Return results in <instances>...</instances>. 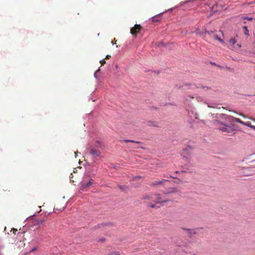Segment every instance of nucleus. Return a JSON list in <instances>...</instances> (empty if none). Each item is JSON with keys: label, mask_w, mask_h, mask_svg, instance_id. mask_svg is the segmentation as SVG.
<instances>
[{"label": "nucleus", "mask_w": 255, "mask_h": 255, "mask_svg": "<svg viewBox=\"0 0 255 255\" xmlns=\"http://www.w3.org/2000/svg\"><path fill=\"white\" fill-rule=\"evenodd\" d=\"M213 119L211 121L215 128L223 132L232 133L235 131L233 122H237L255 130V126L250 122H244L240 119L224 114H211Z\"/></svg>", "instance_id": "f257e3e1"}, {"label": "nucleus", "mask_w": 255, "mask_h": 255, "mask_svg": "<svg viewBox=\"0 0 255 255\" xmlns=\"http://www.w3.org/2000/svg\"><path fill=\"white\" fill-rule=\"evenodd\" d=\"M104 149V145L100 141L97 140L94 145L88 149L89 154L94 160H98L103 157L101 150Z\"/></svg>", "instance_id": "f03ea898"}, {"label": "nucleus", "mask_w": 255, "mask_h": 255, "mask_svg": "<svg viewBox=\"0 0 255 255\" xmlns=\"http://www.w3.org/2000/svg\"><path fill=\"white\" fill-rule=\"evenodd\" d=\"M175 189H172L170 191L167 193H163L162 194H156L154 195L155 199L153 201L155 203H162L169 201V198L167 197L169 193L175 192Z\"/></svg>", "instance_id": "7ed1b4c3"}, {"label": "nucleus", "mask_w": 255, "mask_h": 255, "mask_svg": "<svg viewBox=\"0 0 255 255\" xmlns=\"http://www.w3.org/2000/svg\"><path fill=\"white\" fill-rule=\"evenodd\" d=\"M87 178V177H85L84 180L81 182V189H82L89 187L90 186H92L94 180L91 178L89 179L88 181L86 182Z\"/></svg>", "instance_id": "20e7f679"}, {"label": "nucleus", "mask_w": 255, "mask_h": 255, "mask_svg": "<svg viewBox=\"0 0 255 255\" xmlns=\"http://www.w3.org/2000/svg\"><path fill=\"white\" fill-rule=\"evenodd\" d=\"M142 26L140 24H135L134 26L131 28L130 33L134 37H136L137 34L140 31Z\"/></svg>", "instance_id": "39448f33"}, {"label": "nucleus", "mask_w": 255, "mask_h": 255, "mask_svg": "<svg viewBox=\"0 0 255 255\" xmlns=\"http://www.w3.org/2000/svg\"><path fill=\"white\" fill-rule=\"evenodd\" d=\"M192 153V148L190 146H188L184 148L183 150L182 155L184 157H187V155H190Z\"/></svg>", "instance_id": "423d86ee"}, {"label": "nucleus", "mask_w": 255, "mask_h": 255, "mask_svg": "<svg viewBox=\"0 0 255 255\" xmlns=\"http://www.w3.org/2000/svg\"><path fill=\"white\" fill-rule=\"evenodd\" d=\"M154 195L153 194L144 195L143 196V199L147 201H151L155 197Z\"/></svg>", "instance_id": "0eeeda50"}, {"label": "nucleus", "mask_w": 255, "mask_h": 255, "mask_svg": "<svg viewBox=\"0 0 255 255\" xmlns=\"http://www.w3.org/2000/svg\"><path fill=\"white\" fill-rule=\"evenodd\" d=\"M165 181H166V180H163L154 181L152 182H151L150 185L151 186H157V185H162L164 183V182H165Z\"/></svg>", "instance_id": "6e6552de"}, {"label": "nucleus", "mask_w": 255, "mask_h": 255, "mask_svg": "<svg viewBox=\"0 0 255 255\" xmlns=\"http://www.w3.org/2000/svg\"><path fill=\"white\" fill-rule=\"evenodd\" d=\"M236 42L237 40L235 37L231 38L229 41V46H231L232 48H235V45L236 43Z\"/></svg>", "instance_id": "1a4fd4ad"}, {"label": "nucleus", "mask_w": 255, "mask_h": 255, "mask_svg": "<svg viewBox=\"0 0 255 255\" xmlns=\"http://www.w3.org/2000/svg\"><path fill=\"white\" fill-rule=\"evenodd\" d=\"M183 229L186 231L187 233L191 235H195L196 234V232L195 229H189L185 228H183Z\"/></svg>", "instance_id": "9d476101"}, {"label": "nucleus", "mask_w": 255, "mask_h": 255, "mask_svg": "<svg viewBox=\"0 0 255 255\" xmlns=\"http://www.w3.org/2000/svg\"><path fill=\"white\" fill-rule=\"evenodd\" d=\"M212 37L215 40H218L220 42L222 43H224V41L221 38L219 37V36L216 34L214 33V34L212 36Z\"/></svg>", "instance_id": "9b49d317"}, {"label": "nucleus", "mask_w": 255, "mask_h": 255, "mask_svg": "<svg viewBox=\"0 0 255 255\" xmlns=\"http://www.w3.org/2000/svg\"><path fill=\"white\" fill-rule=\"evenodd\" d=\"M123 141V142H131V143H134V144H137V143H140V142H139V141H134V140H128V139L124 140Z\"/></svg>", "instance_id": "f8f14e48"}, {"label": "nucleus", "mask_w": 255, "mask_h": 255, "mask_svg": "<svg viewBox=\"0 0 255 255\" xmlns=\"http://www.w3.org/2000/svg\"><path fill=\"white\" fill-rule=\"evenodd\" d=\"M205 34H208L211 37H212L213 35L214 34L213 31H206Z\"/></svg>", "instance_id": "ddd939ff"}, {"label": "nucleus", "mask_w": 255, "mask_h": 255, "mask_svg": "<svg viewBox=\"0 0 255 255\" xmlns=\"http://www.w3.org/2000/svg\"><path fill=\"white\" fill-rule=\"evenodd\" d=\"M243 28L245 29V34L247 35V36H249V31H248V28H247V26H244L243 27Z\"/></svg>", "instance_id": "4468645a"}, {"label": "nucleus", "mask_w": 255, "mask_h": 255, "mask_svg": "<svg viewBox=\"0 0 255 255\" xmlns=\"http://www.w3.org/2000/svg\"><path fill=\"white\" fill-rule=\"evenodd\" d=\"M100 63L101 64V65H104L105 63H106V61H105V59H103V60H101L100 61Z\"/></svg>", "instance_id": "2eb2a0df"}, {"label": "nucleus", "mask_w": 255, "mask_h": 255, "mask_svg": "<svg viewBox=\"0 0 255 255\" xmlns=\"http://www.w3.org/2000/svg\"><path fill=\"white\" fill-rule=\"evenodd\" d=\"M11 232H12L14 234H16V233L17 232V230L14 228L11 229Z\"/></svg>", "instance_id": "dca6fc26"}, {"label": "nucleus", "mask_w": 255, "mask_h": 255, "mask_svg": "<svg viewBox=\"0 0 255 255\" xmlns=\"http://www.w3.org/2000/svg\"><path fill=\"white\" fill-rule=\"evenodd\" d=\"M159 21V19L155 18V17H153L152 18V22H156V21Z\"/></svg>", "instance_id": "f3484780"}, {"label": "nucleus", "mask_w": 255, "mask_h": 255, "mask_svg": "<svg viewBox=\"0 0 255 255\" xmlns=\"http://www.w3.org/2000/svg\"><path fill=\"white\" fill-rule=\"evenodd\" d=\"M243 18L245 19H247L248 20H252L253 19V18L248 17H244Z\"/></svg>", "instance_id": "a211bd4d"}, {"label": "nucleus", "mask_w": 255, "mask_h": 255, "mask_svg": "<svg viewBox=\"0 0 255 255\" xmlns=\"http://www.w3.org/2000/svg\"><path fill=\"white\" fill-rule=\"evenodd\" d=\"M194 99V97L193 96H189L187 97V98H186V100H190V99Z\"/></svg>", "instance_id": "6ab92c4d"}, {"label": "nucleus", "mask_w": 255, "mask_h": 255, "mask_svg": "<svg viewBox=\"0 0 255 255\" xmlns=\"http://www.w3.org/2000/svg\"><path fill=\"white\" fill-rule=\"evenodd\" d=\"M148 206L151 208H154L155 207V205L153 204H150Z\"/></svg>", "instance_id": "aec40b11"}, {"label": "nucleus", "mask_w": 255, "mask_h": 255, "mask_svg": "<svg viewBox=\"0 0 255 255\" xmlns=\"http://www.w3.org/2000/svg\"><path fill=\"white\" fill-rule=\"evenodd\" d=\"M111 57V56L109 55H107L105 58V59H108Z\"/></svg>", "instance_id": "412c9836"}, {"label": "nucleus", "mask_w": 255, "mask_h": 255, "mask_svg": "<svg viewBox=\"0 0 255 255\" xmlns=\"http://www.w3.org/2000/svg\"><path fill=\"white\" fill-rule=\"evenodd\" d=\"M249 119L255 122V119L252 117H249Z\"/></svg>", "instance_id": "4be33fe9"}, {"label": "nucleus", "mask_w": 255, "mask_h": 255, "mask_svg": "<svg viewBox=\"0 0 255 255\" xmlns=\"http://www.w3.org/2000/svg\"><path fill=\"white\" fill-rule=\"evenodd\" d=\"M240 115L244 118H245L246 117V116L245 115H244L243 114H240Z\"/></svg>", "instance_id": "5701e85b"}, {"label": "nucleus", "mask_w": 255, "mask_h": 255, "mask_svg": "<svg viewBox=\"0 0 255 255\" xmlns=\"http://www.w3.org/2000/svg\"><path fill=\"white\" fill-rule=\"evenodd\" d=\"M113 45H114V44H116V41L115 42H114L113 41L112 42Z\"/></svg>", "instance_id": "b1692460"}, {"label": "nucleus", "mask_w": 255, "mask_h": 255, "mask_svg": "<svg viewBox=\"0 0 255 255\" xmlns=\"http://www.w3.org/2000/svg\"><path fill=\"white\" fill-rule=\"evenodd\" d=\"M113 45H114V44H116V41L115 42H114L113 41L112 42Z\"/></svg>", "instance_id": "393cba45"}, {"label": "nucleus", "mask_w": 255, "mask_h": 255, "mask_svg": "<svg viewBox=\"0 0 255 255\" xmlns=\"http://www.w3.org/2000/svg\"><path fill=\"white\" fill-rule=\"evenodd\" d=\"M237 46L239 47V48H240L241 47V45L240 44H237Z\"/></svg>", "instance_id": "a878e982"}, {"label": "nucleus", "mask_w": 255, "mask_h": 255, "mask_svg": "<svg viewBox=\"0 0 255 255\" xmlns=\"http://www.w3.org/2000/svg\"><path fill=\"white\" fill-rule=\"evenodd\" d=\"M36 250V248H35L31 250V252H32V251H35V250Z\"/></svg>", "instance_id": "bb28decb"}, {"label": "nucleus", "mask_w": 255, "mask_h": 255, "mask_svg": "<svg viewBox=\"0 0 255 255\" xmlns=\"http://www.w3.org/2000/svg\"><path fill=\"white\" fill-rule=\"evenodd\" d=\"M131 147H133V148H136V147H135V146H131Z\"/></svg>", "instance_id": "cd10ccee"}]
</instances>
